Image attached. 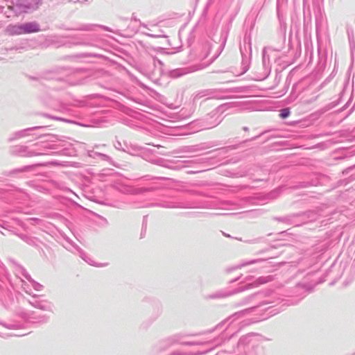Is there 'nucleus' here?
<instances>
[{
    "label": "nucleus",
    "instance_id": "7ed1b4c3",
    "mask_svg": "<svg viewBox=\"0 0 355 355\" xmlns=\"http://www.w3.org/2000/svg\"><path fill=\"white\" fill-rule=\"evenodd\" d=\"M290 115V111L288 109L286 108V109H283L281 110L280 112V114H279V116L282 118V119H286L287 118L288 116Z\"/></svg>",
    "mask_w": 355,
    "mask_h": 355
},
{
    "label": "nucleus",
    "instance_id": "f257e3e1",
    "mask_svg": "<svg viewBox=\"0 0 355 355\" xmlns=\"http://www.w3.org/2000/svg\"><path fill=\"white\" fill-rule=\"evenodd\" d=\"M24 34L33 33L40 31L39 26L35 22H28L21 24Z\"/></svg>",
    "mask_w": 355,
    "mask_h": 355
},
{
    "label": "nucleus",
    "instance_id": "f03ea898",
    "mask_svg": "<svg viewBox=\"0 0 355 355\" xmlns=\"http://www.w3.org/2000/svg\"><path fill=\"white\" fill-rule=\"evenodd\" d=\"M10 31L12 35H23L22 26H13L10 28Z\"/></svg>",
    "mask_w": 355,
    "mask_h": 355
}]
</instances>
